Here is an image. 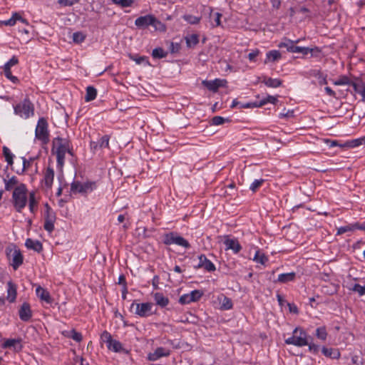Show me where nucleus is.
I'll return each instance as SVG.
<instances>
[{
	"instance_id": "nucleus-13",
	"label": "nucleus",
	"mask_w": 365,
	"mask_h": 365,
	"mask_svg": "<svg viewBox=\"0 0 365 365\" xmlns=\"http://www.w3.org/2000/svg\"><path fill=\"white\" fill-rule=\"evenodd\" d=\"M170 354V351L169 349L163 347H158L155 350L153 353L148 354V359L149 361H154L159 359L161 357L168 356Z\"/></svg>"
},
{
	"instance_id": "nucleus-29",
	"label": "nucleus",
	"mask_w": 365,
	"mask_h": 365,
	"mask_svg": "<svg viewBox=\"0 0 365 365\" xmlns=\"http://www.w3.org/2000/svg\"><path fill=\"white\" fill-rule=\"evenodd\" d=\"M97 95L96 89L93 86H88L86 88V94L85 96V101L86 102L91 101L94 100Z\"/></svg>"
},
{
	"instance_id": "nucleus-26",
	"label": "nucleus",
	"mask_w": 365,
	"mask_h": 365,
	"mask_svg": "<svg viewBox=\"0 0 365 365\" xmlns=\"http://www.w3.org/2000/svg\"><path fill=\"white\" fill-rule=\"evenodd\" d=\"M323 354L327 357L331 359H339L340 357V353L337 349L332 348L323 347L322 349Z\"/></svg>"
},
{
	"instance_id": "nucleus-47",
	"label": "nucleus",
	"mask_w": 365,
	"mask_h": 365,
	"mask_svg": "<svg viewBox=\"0 0 365 365\" xmlns=\"http://www.w3.org/2000/svg\"><path fill=\"white\" fill-rule=\"evenodd\" d=\"M183 19L190 24H197L200 20L199 17L192 15H184Z\"/></svg>"
},
{
	"instance_id": "nucleus-28",
	"label": "nucleus",
	"mask_w": 365,
	"mask_h": 365,
	"mask_svg": "<svg viewBox=\"0 0 365 365\" xmlns=\"http://www.w3.org/2000/svg\"><path fill=\"white\" fill-rule=\"evenodd\" d=\"M17 20L21 21L23 23L26 24L27 21L26 19H23L19 14L14 13L11 18L9 19L4 21L3 23L6 26H14Z\"/></svg>"
},
{
	"instance_id": "nucleus-22",
	"label": "nucleus",
	"mask_w": 365,
	"mask_h": 365,
	"mask_svg": "<svg viewBox=\"0 0 365 365\" xmlns=\"http://www.w3.org/2000/svg\"><path fill=\"white\" fill-rule=\"evenodd\" d=\"M36 293L41 300L45 301L47 303L51 302V298L49 292L41 287L39 286L36 288Z\"/></svg>"
},
{
	"instance_id": "nucleus-51",
	"label": "nucleus",
	"mask_w": 365,
	"mask_h": 365,
	"mask_svg": "<svg viewBox=\"0 0 365 365\" xmlns=\"http://www.w3.org/2000/svg\"><path fill=\"white\" fill-rule=\"evenodd\" d=\"M68 337L73 339L76 341H81L82 340V335L81 333L77 332L76 330L73 329L70 331V334Z\"/></svg>"
},
{
	"instance_id": "nucleus-54",
	"label": "nucleus",
	"mask_w": 365,
	"mask_h": 365,
	"mask_svg": "<svg viewBox=\"0 0 365 365\" xmlns=\"http://www.w3.org/2000/svg\"><path fill=\"white\" fill-rule=\"evenodd\" d=\"M80 0H58V3L63 6H71L78 3Z\"/></svg>"
},
{
	"instance_id": "nucleus-17",
	"label": "nucleus",
	"mask_w": 365,
	"mask_h": 365,
	"mask_svg": "<svg viewBox=\"0 0 365 365\" xmlns=\"http://www.w3.org/2000/svg\"><path fill=\"white\" fill-rule=\"evenodd\" d=\"M226 245V250H232L235 253H238L242 247L236 239H226L224 242Z\"/></svg>"
},
{
	"instance_id": "nucleus-61",
	"label": "nucleus",
	"mask_w": 365,
	"mask_h": 365,
	"mask_svg": "<svg viewBox=\"0 0 365 365\" xmlns=\"http://www.w3.org/2000/svg\"><path fill=\"white\" fill-rule=\"evenodd\" d=\"M309 346V349L310 351L314 353V354H317L319 351V346L318 345H316L314 344H312V343H309L307 344Z\"/></svg>"
},
{
	"instance_id": "nucleus-50",
	"label": "nucleus",
	"mask_w": 365,
	"mask_h": 365,
	"mask_svg": "<svg viewBox=\"0 0 365 365\" xmlns=\"http://www.w3.org/2000/svg\"><path fill=\"white\" fill-rule=\"evenodd\" d=\"M4 74H5L6 77L8 79H9L11 81H12L14 83H16L19 81L17 77L12 75L11 68L6 69L5 68H4Z\"/></svg>"
},
{
	"instance_id": "nucleus-52",
	"label": "nucleus",
	"mask_w": 365,
	"mask_h": 365,
	"mask_svg": "<svg viewBox=\"0 0 365 365\" xmlns=\"http://www.w3.org/2000/svg\"><path fill=\"white\" fill-rule=\"evenodd\" d=\"M101 339L108 345L111 341L113 338L109 332L104 331L101 335Z\"/></svg>"
},
{
	"instance_id": "nucleus-31",
	"label": "nucleus",
	"mask_w": 365,
	"mask_h": 365,
	"mask_svg": "<svg viewBox=\"0 0 365 365\" xmlns=\"http://www.w3.org/2000/svg\"><path fill=\"white\" fill-rule=\"evenodd\" d=\"M363 144H365V136L363 138L347 141L345 143V145L349 148H356Z\"/></svg>"
},
{
	"instance_id": "nucleus-8",
	"label": "nucleus",
	"mask_w": 365,
	"mask_h": 365,
	"mask_svg": "<svg viewBox=\"0 0 365 365\" xmlns=\"http://www.w3.org/2000/svg\"><path fill=\"white\" fill-rule=\"evenodd\" d=\"M96 187L95 182H86L82 183L79 181H73L71 185V192L74 194L80 193L82 195H86L87 193L92 192Z\"/></svg>"
},
{
	"instance_id": "nucleus-36",
	"label": "nucleus",
	"mask_w": 365,
	"mask_h": 365,
	"mask_svg": "<svg viewBox=\"0 0 365 365\" xmlns=\"http://www.w3.org/2000/svg\"><path fill=\"white\" fill-rule=\"evenodd\" d=\"M254 260L257 263L264 264L268 261V258L264 255V254L260 252L259 251H257L254 257Z\"/></svg>"
},
{
	"instance_id": "nucleus-33",
	"label": "nucleus",
	"mask_w": 365,
	"mask_h": 365,
	"mask_svg": "<svg viewBox=\"0 0 365 365\" xmlns=\"http://www.w3.org/2000/svg\"><path fill=\"white\" fill-rule=\"evenodd\" d=\"M108 349L115 352H119L123 349L122 344L117 341L112 339L111 341L107 345Z\"/></svg>"
},
{
	"instance_id": "nucleus-48",
	"label": "nucleus",
	"mask_w": 365,
	"mask_h": 365,
	"mask_svg": "<svg viewBox=\"0 0 365 365\" xmlns=\"http://www.w3.org/2000/svg\"><path fill=\"white\" fill-rule=\"evenodd\" d=\"M232 307V302L230 299L225 297L221 304V308L224 310L230 309Z\"/></svg>"
},
{
	"instance_id": "nucleus-46",
	"label": "nucleus",
	"mask_w": 365,
	"mask_h": 365,
	"mask_svg": "<svg viewBox=\"0 0 365 365\" xmlns=\"http://www.w3.org/2000/svg\"><path fill=\"white\" fill-rule=\"evenodd\" d=\"M266 104L265 101H261L259 103L254 102V103H247L245 104H241V108H257L261 107Z\"/></svg>"
},
{
	"instance_id": "nucleus-41",
	"label": "nucleus",
	"mask_w": 365,
	"mask_h": 365,
	"mask_svg": "<svg viewBox=\"0 0 365 365\" xmlns=\"http://www.w3.org/2000/svg\"><path fill=\"white\" fill-rule=\"evenodd\" d=\"M129 57L130 59L135 61L137 64H141L143 63H145V65H150L149 61L145 56H136L130 54Z\"/></svg>"
},
{
	"instance_id": "nucleus-24",
	"label": "nucleus",
	"mask_w": 365,
	"mask_h": 365,
	"mask_svg": "<svg viewBox=\"0 0 365 365\" xmlns=\"http://www.w3.org/2000/svg\"><path fill=\"white\" fill-rule=\"evenodd\" d=\"M154 300L156 304L161 307H166L169 303L168 297H165L162 293L157 292L154 294Z\"/></svg>"
},
{
	"instance_id": "nucleus-58",
	"label": "nucleus",
	"mask_w": 365,
	"mask_h": 365,
	"mask_svg": "<svg viewBox=\"0 0 365 365\" xmlns=\"http://www.w3.org/2000/svg\"><path fill=\"white\" fill-rule=\"evenodd\" d=\"M352 230H353L352 225L341 227L337 230V235H342L346 232H349V231H352Z\"/></svg>"
},
{
	"instance_id": "nucleus-38",
	"label": "nucleus",
	"mask_w": 365,
	"mask_h": 365,
	"mask_svg": "<svg viewBox=\"0 0 365 365\" xmlns=\"http://www.w3.org/2000/svg\"><path fill=\"white\" fill-rule=\"evenodd\" d=\"M111 1L122 8L131 6L134 0H111Z\"/></svg>"
},
{
	"instance_id": "nucleus-25",
	"label": "nucleus",
	"mask_w": 365,
	"mask_h": 365,
	"mask_svg": "<svg viewBox=\"0 0 365 365\" xmlns=\"http://www.w3.org/2000/svg\"><path fill=\"white\" fill-rule=\"evenodd\" d=\"M295 277H296V273L294 272L281 274L278 276V279L276 282H280V283H287L289 282L294 281L295 279Z\"/></svg>"
},
{
	"instance_id": "nucleus-2",
	"label": "nucleus",
	"mask_w": 365,
	"mask_h": 365,
	"mask_svg": "<svg viewBox=\"0 0 365 365\" xmlns=\"http://www.w3.org/2000/svg\"><path fill=\"white\" fill-rule=\"evenodd\" d=\"M135 25L140 29H145L152 26L155 31H165L166 30L165 25L150 14L137 18Z\"/></svg>"
},
{
	"instance_id": "nucleus-3",
	"label": "nucleus",
	"mask_w": 365,
	"mask_h": 365,
	"mask_svg": "<svg viewBox=\"0 0 365 365\" xmlns=\"http://www.w3.org/2000/svg\"><path fill=\"white\" fill-rule=\"evenodd\" d=\"M12 202L16 210L21 212L27 203V189L24 184L17 186L12 194Z\"/></svg>"
},
{
	"instance_id": "nucleus-40",
	"label": "nucleus",
	"mask_w": 365,
	"mask_h": 365,
	"mask_svg": "<svg viewBox=\"0 0 365 365\" xmlns=\"http://www.w3.org/2000/svg\"><path fill=\"white\" fill-rule=\"evenodd\" d=\"M352 83H354V81H350L349 77H347L346 76H342L337 81H336L334 82V84L336 86H342V85L352 86Z\"/></svg>"
},
{
	"instance_id": "nucleus-11",
	"label": "nucleus",
	"mask_w": 365,
	"mask_h": 365,
	"mask_svg": "<svg viewBox=\"0 0 365 365\" xmlns=\"http://www.w3.org/2000/svg\"><path fill=\"white\" fill-rule=\"evenodd\" d=\"M135 305V313L141 317H147L153 314L152 311L153 304L150 302L140 303V304H132L131 307L133 308Z\"/></svg>"
},
{
	"instance_id": "nucleus-56",
	"label": "nucleus",
	"mask_w": 365,
	"mask_h": 365,
	"mask_svg": "<svg viewBox=\"0 0 365 365\" xmlns=\"http://www.w3.org/2000/svg\"><path fill=\"white\" fill-rule=\"evenodd\" d=\"M293 41L285 39L284 41L279 44V48H286L288 51H290V47H292Z\"/></svg>"
},
{
	"instance_id": "nucleus-59",
	"label": "nucleus",
	"mask_w": 365,
	"mask_h": 365,
	"mask_svg": "<svg viewBox=\"0 0 365 365\" xmlns=\"http://www.w3.org/2000/svg\"><path fill=\"white\" fill-rule=\"evenodd\" d=\"M23 160V168L21 169V173H23L26 170L29 168V167L31 165V163L33 160L32 158H31L29 160H26L25 158H22Z\"/></svg>"
},
{
	"instance_id": "nucleus-34",
	"label": "nucleus",
	"mask_w": 365,
	"mask_h": 365,
	"mask_svg": "<svg viewBox=\"0 0 365 365\" xmlns=\"http://www.w3.org/2000/svg\"><path fill=\"white\" fill-rule=\"evenodd\" d=\"M186 43L188 47L197 45L199 42V36L197 34H192L185 38Z\"/></svg>"
},
{
	"instance_id": "nucleus-21",
	"label": "nucleus",
	"mask_w": 365,
	"mask_h": 365,
	"mask_svg": "<svg viewBox=\"0 0 365 365\" xmlns=\"http://www.w3.org/2000/svg\"><path fill=\"white\" fill-rule=\"evenodd\" d=\"M21 339H9L4 342V348L14 347L15 349L21 350L22 346L21 345Z\"/></svg>"
},
{
	"instance_id": "nucleus-19",
	"label": "nucleus",
	"mask_w": 365,
	"mask_h": 365,
	"mask_svg": "<svg viewBox=\"0 0 365 365\" xmlns=\"http://www.w3.org/2000/svg\"><path fill=\"white\" fill-rule=\"evenodd\" d=\"M53 178H54V170L53 168L48 167L44 173V178H43L45 185L48 188L51 187V185H52L53 181Z\"/></svg>"
},
{
	"instance_id": "nucleus-23",
	"label": "nucleus",
	"mask_w": 365,
	"mask_h": 365,
	"mask_svg": "<svg viewBox=\"0 0 365 365\" xmlns=\"http://www.w3.org/2000/svg\"><path fill=\"white\" fill-rule=\"evenodd\" d=\"M8 289H7V299L10 302H14L16 297V285L11 281H9L7 284Z\"/></svg>"
},
{
	"instance_id": "nucleus-44",
	"label": "nucleus",
	"mask_w": 365,
	"mask_h": 365,
	"mask_svg": "<svg viewBox=\"0 0 365 365\" xmlns=\"http://www.w3.org/2000/svg\"><path fill=\"white\" fill-rule=\"evenodd\" d=\"M109 136L107 135H103L98 141L99 148H109Z\"/></svg>"
},
{
	"instance_id": "nucleus-5",
	"label": "nucleus",
	"mask_w": 365,
	"mask_h": 365,
	"mask_svg": "<svg viewBox=\"0 0 365 365\" xmlns=\"http://www.w3.org/2000/svg\"><path fill=\"white\" fill-rule=\"evenodd\" d=\"M287 344H292L297 346H304L309 344L307 334L300 328H295L292 336L285 339Z\"/></svg>"
},
{
	"instance_id": "nucleus-1",
	"label": "nucleus",
	"mask_w": 365,
	"mask_h": 365,
	"mask_svg": "<svg viewBox=\"0 0 365 365\" xmlns=\"http://www.w3.org/2000/svg\"><path fill=\"white\" fill-rule=\"evenodd\" d=\"M51 150L56 155L57 163L60 167H62L64 164L66 153L73 155L69 141L66 138L61 137L55 138L53 140Z\"/></svg>"
},
{
	"instance_id": "nucleus-39",
	"label": "nucleus",
	"mask_w": 365,
	"mask_h": 365,
	"mask_svg": "<svg viewBox=\"0 0 365 365\" xmlns=\"http://www.w3.org/2000/svg\"><path fill=\"white\" fill-rule=\"evenodd\" d=\"M37 205V201L35 197V192H32L29 194V210L31 212H35L36 207Z\"/></svg>"
},
{
	"instance_id": "nucleus-64",
	"label": "nucleus",
	"mask_w": 365,
	"mask_h": 365,
	"mask_svg": "<svg viewBox=\"0 0 365 365\" xmlns=\"http://www.w3.org/2000/svg\"><path fill=\"white\" fill-rule=\"evenodd\" d=\"M352 227H353V230L354 229L365 230V223H363V224L355 223L354 225H352Z\"/></svg>"
},
{
	"instance_id": "nucleus-30",
	"label": "nucleus",
	"mask_w": 365,
	"mask_h": 365,
	"mask_svg": "<svg viewBox=\"0 0 365 365\" xmlns=\"http://www.w3.org/2000/svg\"><path fill=\"white\" fill-rule=\"evenodd\" d=\"M3 150V155L5 158V160L7 162L8 165H13V158L14 155L11 152L10 149L7 148L6 146H4L2 148Z\"/></svg>"
},
{
	"instance_id": "nucleus-42",
	"label": "nucleus",
	"mask_w": 365,
	"mask_h": 365,
	"mask_svg": "<svg viewBox=\"0 0 365 365\" xmlns=\"http://www.w3.org/2000/svg\"><path fill=\"white\" fill-rule=\"evenodd\" d=\"M316 336L319 339L324 341L327 339V333L324 327H321L317 329Z\"/></svg>"
},
{
	"instance_id": "nucleus-32",
	"label": "nucleus",
	"mask_w": 365,
	"mask_h": 365,
	"mask_svg": "<svg viewBox=\"0 0 365 365\" xmlns=\"http://www.w3.org/2000/svg\"><path fill=\"white\" fill-rule=\"evenodd\" d=\"M281 58V53L276 50L271 51L267 53V59L264 63H267V61H276Z\"/></svg>"
},
{
	"instance_id": "nucleus-4",
	"label": "nucleus",
	"mask_w": 365,
	"mask_h": 365,
	"mask_svg": "<svg viewBox=\"0 0 365 365\" xmlns=\"http://www.w3.org/2000/svg\"><path fill=\"white\" fill-rule=\"evenodd\" d=\"M5 253L14 270H16L23 264L24 257L20 250L14 244H10L7 246Z\"/></svg>"
},
{
	"instance_id": "nucleus-63",
	"label": "nucleus",
	"mask_w": 365,
	"mask_h": 365,
	"mask_svg": "<svg viewBox=\"0 0 365 365\" xmlns=\"http://www.w3.org/2000/svg\"><path fill=\"white\" fill-rule=\"evenodd\" d=\"M262 101H265L266 103H271L272 104H275L276 102L277 101V99L274 96H269L266 98L263 99Z\"/></svg>"
},
{
	"instance_id": "nucleus-16",
	"label": "nucleus",
	"mask_w": 365,
	"mask_h": 365,
	"mask_svg": "<svg viewBox=\"0 0 365 365\" xmlns=\"http://www.w3.org/2000/svg\"><path fill=\"white\" fill-rule=\"evenodd\" d=\"M19 317L22 321H24V322L29 321L32 316L30 305L28 303L24 302L21 305V307L19 311Z\"/></svg>"
},
{
	"instance_id": "nucleus-35",
	"label": "nucleus",
	"mask_w": 365,
	"mask_h": 365,
	"mask_svg": "<svg viewBox=\"0 0 365 365\" xmlns=\"http://www.w3.org/2000/svg\"><path fill=\"white\" fill-rule=\"evenodd\" d=\"M310 51L309 48L300 47L294 45L293 42L292 47H290V51L292 53H302L303 54H307Z\"/></svg>"
},
{
	"instance_id": "nucleus-12",
	"label": "nucleus",
	"mask_w": 365,
	"mask_h": 365,
	"mask_svg": "<svg viewBox=\"0 0 365 365\" xmlns=\"http://www.w3.org/2000/svg\"><path fill=\"white\" fill-rule=\"evenodd\" d=\"M202 292L195 289L189 294L182 295L179 299V302L181 304H186L193 302H197L202 297Z\"/></svg>"
},
{
	"instance_id": "nucleus-43",
	"label": "nucleus",
	"mask_w": 365,
	"mask_h": 365,
	"mask_svg": "<svg viewBox=\"0 0 365 365\" xmlns=\"http://www.w3.org/2000/svg\"><path fill=\"white\" fill-rule=\"evenodd\" d=\"M4 182H5V189L6 190H9L14 185H16L18 183V180H17V178L14 176L8 180H4Z\"/></svg>"
},
{
	"instance_id": "nucleus-49",
	"label": "nucleus",
	"mask_w": 365,
	"mask_h": 365,
	"mask_svg": "<svg viewBox=\"0 0 365 365\" xmlns=\"http://www.w3.org/2000/svg\"><path fill=\"white\" fill-rule=\"evenodd\" d=\"M228 120V119H225L221 116H215L212 118L211 123L212 125H220Z\"/></svg>"
},
{
	"instance_id": "nucleus-15",
	"label": "nucleus",
	"mask_w": 365,
	"mask_h": 365,
	"mask_svg": "<svg viewBox=\"0 0 365 365\" xmlns=\"http://www.w3.org/2000/svg\"><path fill=\"white\" fill-rule=\"evenodd\" d=\"M227 83L226 80L215 79L214 81H203L202 84L210 91L217 92L220 87H222Z\"/></svg>"
},
{
	"instance_id": "nucleus-60",
	"label": "nucleus",
	"mask_w": 365,
	"mask_h": 365,
	"mask_svg": "<svg viewBox=\"0 0 365 365\" xmlns=\"http://www.w3.org/2000/svg\"><path fill=\"white\" fill-rule=\"evenodd\" d=\"M180 46L178 43H171L170 46V51L171 53H177L179 51Z\"/></svg>"
},
{
	"instance_id": "nucleus-55",
	"label": "nucleus",
	"mask_w": 365,
	"mask_h": 365,
	"mask_svg": "<svg viewBox=\"0 0 365 365\" xmlns=\"http://www.w3.org/2000/svg\"><path fill=\"white\" fill-rule=\"evenodd\" d=\"M352 290L359 293L360 296L365 294V285L361 286L359 284H355L352 288Z\"/></svg>"
},
{
	"instance_id": "nucleus-6",
	"label": "nucleus",
	"mask_w": 365,
	"mask_h": 365,
	"mask_svg": "<svg viewBox=\"0 0 365 365\" xmlns=\"http://www.w3.org/2000/svg\"><path fill=\"white\" fill-rule=\"evenodd\" d=\"M14 113L24 118H29L34 114V106L31 101L26 98L24 101L14 107Z\"/></svg>"
},
{
	"instance_id": "nucleus-20",
	"label": "nucleus",
	"mask_w": 365,
	"mask_h": 365,
	"mask_svg": "<svg viewBox=\"0 0 365 365\" xmlns=\"http://www.w3.org/2000/svg\"><path fill=\"white\" fill-rule=\"evenodd\" d=\"M354 88V91L360 94L362 96V100L365 101V86L361 81L357 80L356 81H354L351 86Z\"/></svg>"
},
{
	"instance_id": "nucleus-14",
	"label": "nucleus",
	"mask_w": 365,
	"mask_h": 365,
	"mask_svg": "<svg viewBox=\"0 0 365 365\" xmlns=\"http://www.w3.org/2000/svg\"><path fill=\"white\" fill-rule=\"evenodd\" d=\"M198 258L199 263L197 266H195V268H204L208 272H213L215 270V266L211 261L207 259L205 255H201Z\"/></svg>"
},
{
	"instance_id": "nucleus-18",
	"label": "nucleus",
	"mask_w": 365,
	"mask_h": 365,
	"mask_svg": "<svg viewBox=\"0 0 365 365\" xmlns=\"http://www.w3.org/2000/svg\"><path fill=\"white\" fill-rule=\"evenodd\" d=\"M25 245L28 249L33 250L37 252H40L43 250L42 244L38 240H33L30 238L26 240Z\"/></svg>"
},
{
	"instance_id": "nucleus-57",
	"label": "nucleus",
	"mask_w": 365,
	"mask_h": 365,
	"mask_svg": "<svg viewBox=\"0 0 365 365\" xmlns=\"http://www.w3.org/2000/svg\"><path fill=\"white\" fill-rule=\"evenodd\" d=\"M18 63V58L16 56H13L4 66L6 69L11 68V66H15Z\"/></svg>"
},
{
	"instance_id": "nucleus-53",
	"label": "nucleus",
	"mask_w": 365,
	"mask_h": 365,
	"mask_svg": "<svg viewBox=\"0 0 365 365\" xmlns=\"http://www.w3.org/2000/svg\"><path fill=\"white\" fill-rule=\"evenodd\" d=\"M264 180L259 179V180H255L250 185V189L252 192H256V190L262 185L263 183Z\"/></svg>"
},
{
	"instance_id": "nucleus-62",
	"label": "nucleus",
	"mask_w": 365,
	"mask_h": 365,
	"mask_svg": "<svg viewBox=\"0 0 365 365\" xmlns=\"http://www.w3.org/2000/svg\"><path fill=\"white\" fill-rule=\"evenodd\" d=\"M259 51L258 50L253 51L248 54V58L250 61H255V58L258 56Z\"/></svg>"
},
{
	"instance_id": "nucleus-27",
	"label": "nucleus",
	"mask_w": 365,
	"mask_h": 365,
	"mask_svg": "<svg viewBox=\"0 0 365 365\" xmlns=\"http://www.w3.org/2000/svg\"><path fill=\"white\" fill-rule=\"evenodd\" d=\"M267 86L270 88H277L282 85V81L278 78H264L262 81Z\"/></svg>"
},
{
	"instance_id": "nucleus-7",
	"label": "nucleus",
	"mask_w": 365,
	"mask_h": 365,
	"mask_svg": "<svg viewBox=\"0 0 365 365\" xmlns=\"http://www.w3.org/2000/svg\"><path fill=\"white\" fill-rule=\"evenodd\" d=\"M36 138L41 140L43 144H46L49 141V134L48 130V123L44 118H39L36 130Z\"/></svg>"
},
{
	"instance_id": "nucleus-9",
	"label": "nucleus",
	"mask_w": 365,
	"mask_h": 365,
	"mask_svg": "<svg viewBox=\"0 0 365 365\" xmlns=\"http://www.w3.org/2000/svg\"><path fill=\"white\" fill-rule=\"evenodd\" d=\"M163 242L167 245L173 244L183 247L186 249L190 247V245L187 240L182 237L178 235L177 233L170 232L164 236Z\"/></svg>"
},
{
	"instance_id": "nucleus-37",
	"label": "nucleus",
	"mask_w": 365,
	"mask_h": 365,
	"mask_svg": "<svg viewBox=\"0 0 365 365\" xmlns=\"http://www.w3.org/2000/svg\"><path fill=\"white\" fill-rule=\"evenodd\" d=\"M167 52H165L162 48H156L153 50L152 56L155 58H163L166 57Z\"/></svg>"
},
{
	"instance_id": "nucleus-10",
	"label": "nucleus",
	"mask_w": 365,
	"mask_h": 365,
	"mask_svg": "<svg viewBox=\"0 0 365 365\" xmlns=\"http://www.w3.org/2000/svg\"><path fill=\"white\" fill-rule=\"evenodd\" d=\"M46 212L44 215V229L48 232H51L54 230V222L56 217L55 212L53 211L51 207L46 203L45 205Z\"/></svg>"
},
{
	"instance_id": "nucleus-45",
	"label": "nucleus",
	"mask_w": 365,
	"mask_h": 365,
	"mask_svg": "<svg viewBox=\"0 0 365 365\" xmlns=\"http://www.w3.org/2000/svg\"><path fill=\"white\" fill-rule=\"evenodd\" d=\"M86 38V35L82 32H75L73 34V41L76 43H80L83 42Z\"/></svg>"
}]
</instances>
